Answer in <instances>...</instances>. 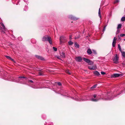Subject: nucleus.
Returning <instances> with one entry per match:
<instances>
[{"label": "nucleus", "instance_id": "1", "mask_svg": "<svg viewBox=\"0 0 125 125\" xmlns=\"http://www.w3.org/2000/svg\"><path fill=\"white\" fill-rule=\"evenodd\" d=\"M114 95V94H112L111 92H108L107 94L104 93L101 95L94 94L92 96L90 100L94 102H96L101 99L105 100H111L113 98Z\"/></svg>", "mask_w": 125, "mask_h": 125}, {"label": "nucleus", "instance_id": "2", "mask_svg": "<svg viewBox=\"0 0 125 125\" xmlns=\"http://www.w3.org/2000/svg\"><path fill=\"white\" fill-rule=\"evenodd\" d=\"M18 78H19V79H18V80H16V79H14V78L13 79H12V78L10 79V80H9L11 81H14V82H19V83H23V84H27V83H26H26H23L21 82V81H20V80H22L21 79V78H25V79H27V78L26 77H23V76H20V77H18ZM4 79L5 80H8L6 78H4Z\"/></svg>", "mask_w": 125, "mask_h": 125}, {"label": "nucleus", "instance_id": "3", "mask_svg": "<svg viewBox=\"0 0 125 125\" xmlns=\"http://www.w3.org/2000/svg\"><path fill=\"white\" fill-rule=\"evenodd\" d=\"M42 40L43 41H48L50 44H52V42L51 37L48 35L43 36L42 38Z\"/></svg>", "mask_w": 125, "mask_h": 125}, {"label": "nucleus", "instance_id": "4", "mask_svg": "<svg viewBox=\"0 0 125 125\" xmlns=\"http://www.w3.org/2000/svg\"><path fill=\"white\" fill-rule=\"evenodd\" d=\"M2 27H0V30L1 31L3 34H4L5 33V31L7 30V29L5 28L3 24L2 23H0Z\"/></svg>", "mask_w": 125, "mask_h": 125}, {"label": "nucleus", "instance_id": "5", "mask_svg": "<svg viewBox=\"0 0 125 125\" xmlns=\"http://www.w3.org/2000/svg\"><path fill=\"white\" fill-rule=\"evenodd\" d=\"M118 59L119 57H118L117 54H115V56L113 59V62L116 64L118 63Z\"/></svg>", "mask_w": 125, "mask_h": 125}, {"label": "nucleus", "instance_id": "6", "mask_svg": "<svg viewBox=\"0 0 125 125\" xmlns=\"http://www.w3.org/2000/svg\"><path fill=\"white\" fill-rule=\"evenodd\" d=\"M69 18L73 20H77L78 19V18H77L75 17L72 15H70L69 16Z\"/></svg>", "mask_w": 125, "mask_h": 125}, {"label": "nucleus", "instance_id": "7", "mask_svg": "<svg viewBox=\"0 0 125 125\" xmlns=\"http://www.w3.org/2000/svg\"><path fill=\"white\" fill-rule=\"evenodd\" d=\"M75 59L77 61L80 62L82 61V59L81 57L80 56H78L76 57Z\"/></svg>", "mask_w": 125, "mask_h": 125}, {"label": "nucleus", "instance_id": "8", "mask_svg": "<svg viewBox=\"0 0 125 125\" xmlns=\"http://www.w3.org/2000/svg\"><path fill=\"white\" fill-rule=\"evenodd\" d=\"M72 98L73 99H74V100L79 101H86V99L85 98H83L82 99H78V98Z\"/></svg>", "mask_w": 125, "mask_h": 125}, {"label": "nucleus", "instance_id": "9", "mask_svg": "<svg viewBox=\"0 0 125 125\" xmlns=\"http://www.w3.org/2000/svg\"><path fill=\"white\" fill-rule=\"evenodd\" d=\"M116 39V38L115 37L112 43V46L113 47H114L115 46Z\"/></svg>", "mask_w": 125, "mask_h": 125}, {"label": "nucleus", "instance_id": "10", "mask_svg": "<svg viewBox=\"0 0 125 125\" xmlns=\"http://www.w3.org/2000/svg\"><path fill=\"white\" fill-rule=\"evenodd\" d=\"M27 82H28L29 84L31 85H33L34 84V82L31 80H27Z\"/></svg>", "mask_w": 125, "mask_h": 125}, {"label": "nucleus", "instance_id": "11", "mask_svg": "<svg viewBox=\"0 0 125 125\" xmlns=\"http://www.w3.org/2000/svg\"><path fill=\"white\" fill-rule=\"evenodd\" d=\"M83 59L84 61L88 63H89L91 62L90 60L84 57Z\"/></svg>", "mask_w": 125, "mask_h": 125}, {"label": "nucleus", "instance_id": "12", "mask_svg": "<svg viewBox=\"0 0 125 125\" xmlns=\"http://www.w3.org/2000/svg\"><path fill=\"white\" fill-rule=\"evenodd\" d=\"M35 56L39 60H43L44 59L42 57L39 56V55H35Z\"/></svg>", "mask_w": 125, "mask_h": 125}, {"label": "nucleus", "instance_id": "13", "mask_svg": "<svg viewBox=\"0 0 125 125\" xmlns=\"http://www.w3.org/2000/svg\"><path fill=\"white\" fill-rule=\"evenodd\" d=\"M87 52L88 54H91L92 53L91 49L90 48L88 49H87Z\"/></svg>", "mask_w": 125, "mask_h": 125}, {"label": "nucleus", "instance_id": "14", "mask_svg": "<svg viewBox=\"0 0 125 125\" xmlns=\"http://www.w3.org/2000/svg\"><path fill=\"white\" fill-rule=\"evenodd\" d=\"M120 74L118 73L114 74L113 75V76L114 77H118L120 76Z\"/></svg>", "mask_w": 125, "mask_h": 125}, {"label": "nucleus", "instance_id": "15", "mask_svg": "<svg viewBox=\"0 0 125 125\" xmlns=\"http://www.w3.org/2000/svg\"><path fill=\"white\" fill-rule=\"evenodd\" d=\"M89 69L91 70H94L95 69V67L94 66H89L88 67Z\"/></svg>", "mask_w": 125, "mask_h": 125}, {"label": "nucleus", "instance_id": "16", "mask_svg": "<svg viewBox=\"0 0 125 125\" xmlns=\"http://www.w3.org/2000/svg\"><path fill=\"white\" fill-rule=\"evenodd\" d=\"M94 74L98 76L100 75L99 73L97 71H94Z\"/></svg>", "mask_w": 125, "mask_h": 125}, {"label": "nucleus", "instance_id": "17", "mask_svg": "<svg viewBox=\"0 0 125 125\" xmlns=\"http://www.w3.org/2000/svg\"><path fill=\"white\" fill-rule=\"evenodd\" d=\"M60 55L62 58H64L65 57V53L63 52H62L60 54Z\"/></svg>", "mask_w": 125, "mask_h": 125}, {"label": "nucleus", "instance_id": "18", "mask_svg": "<svg viewBox=\"0 0 125 125\" xmlns=\"http://www.w3.org/2000/svg\"><path fill=\"white\" fill-rule=\"evenodd\" d=\"M74 45L75 47L79 48V45L77 42H75L74 43Z\"/></svg>", "mask_w": 125, "mask_h": 125}, {"label": "nucleus", "instance_id": "19", "mask_svg": "<svg viewBox=\"0 0 125 125\" xmlns=\"http://www.w3.org/2000/svg\"><path fill=\"white\" fill-rule=\"evenodd\" d=\"M100 8H100L99 9V12H98V15H99V16L100 18H101V13L100 12Z\"/></svg>", "mask_w": 125, "mask_h": 125}, {"label": "nucleus", "instance_id": "20", "mask_svg": "<svg viewBox=\"0 0 125 125\" xmlns=\"http://www.w3.org/2000/svg\"><path fill=\"white\" fill-rule=\"evenodd\" d=\"M121 52V53L122 56L124 57H125V52H123L122 51Z\"/></svg>", "mask_w": 125, "mask_h": 125}, {"label": "nucleus", "instance_id": "21", "mask_svg": "<svg viewBox=\"0 0 125 125\" xmlns=\"http://www.w3.org/2000/svg\"><path fill=\"white\" fill-rule=\"evenodd\" d=\"M65 40L64 37L63 36H61L60 37V40Z\"/></svg>", "mask_w": 125, "mask_h": 125}, {"label": "nucleus", "instance_id": "22", "mask_svg": "<svg viewBox=\"0 0 125 125\" xmlns=\"http://www.w3.org/2000/svg\"><path fill=\"white\" fill-rule=\"evenodd\" d=\"M121 26H122V25L121 24H118V25L117 28V29H119L121 28Z\"/></svg>", "mask_w": 125, "mask_h": 125}, {"label": "nucleus", "instance_id": "23", "mask_svg": "<svg viewBox=\"0 0 125 125\" xmlns=\"http://www.w3.org/2000/svg\"><path fill=\"white\" fill-rule=\"evenodd\" d=\"M118 49H119V51L120 52H122V50H121V46H120V44H118Z\"/></svg>", "mask_w": 125, "mask_h": 125}, {"label": "nucleus", "instance_id": "24", "mask_svg": "<svg viewBox=\"0 0 125 125\" xmlns=\"http://www.w3.org/2000/svg\"><path fill=\"white\" fill-rule=\"evenodd\" d=\"M121 20L122 21H125V17H122L121 19Z\"/></svg>", "mask_w": 125, "mask_h": 125}, {"label": "nucleus", "instance_id": "25", "mask_svg": "<svg viewBox=\"0 0 125 125\" xmlns=\"http://www.w3.org/2000/svg\"><path fill=\"white\" fill-rule=\"evenodd\" d=\"M68 43L70 45H72L73 44V42H72L71 41H70L68 42Z\"/></svg>", "mask_w": 125, "mask_h": 125}, {"label": "nucleus", "instance_id": "26", "mask_svg": "<svg viewBox=\"0 0 125 125\" xmlns=\"http://www.w3.org/2000/svg\"><path fill=\"white\" fill-rule=\"evenodd\" d=\"M6 57L8 59L10 60H13V59H12L11 57H10V56H6Z\"/></svg>", "mask_w": 125, "mask_h": 125}, {"label": "nucleus", "instance_id": "27", "mask_svg": "<svg viewBox=\"0 0 125 125\" xmlns=\"http://www.w3.org/2000/svg\"><path fill=\"white\" fill-rule=\"evenodd\" d=\"M28 9V7L26 6H25L24 10L25 11H26Z\"/></svg>", "mask_w": 125, "mask_h": 125}, {"label": "nucleus", "instance_id": "28", "mask_svg": "<svg viewBox=\"0 0 125 125\" xmlns=\"http://www.w3.org/2000/svg\"><path fill=\"white\" fill-rule=\"evenodd\" d=\"M53 50L55 51H56L57 50V48H56L54 47H53Z\"/></svg>", "mask_w": 125, "mask_h": 125}, {"label": "nucleus", "instance_id": "29", "mask_svg": "<svg viewBox=\"0 0 125 125\" xmlns=\"http://www.w3.org/2000/svg\"><path fill=\"white\" fill-rule=\"evenodd\" d=\"M18 40L20 41H21L22 40V38L21 37H19L18 38Z\"/></svg>", "mask_w": 125, "mask_h": 125}, {"label": "nucleus", "instance_id": "30", "mask_svg": "<svg viewBox=\"0 0 125 125\" xmlns=\"http://www.w3.org/2000/svg\"><path fill=\"white\" fill-rule=\"evenodd\" d=\"M97 85V84H95L91 87V88H95Z\"/></svg>", "mask_w": 125, "mask_h": 125}, {"label": "nucleus", "instance_id": "31", "mask_svg": "<svg viewBox=\"0 0 125 125\" xmlns=\"http://www.w3.org/2000/svg\"><path fill=\"white\" fill-rule=\"evenodd\" d=\"M66 73L69 74H71V72L68 70H67L66 71Z\"/></svg>", "mask_w": 125, "mask_h": 125}, {"label": "nucleus", "instance_id": "32", "mask_svg": "<svg viewBox=\"0 0 125 125\" xmlns=\"http://www.w3.org/2000/svg\"><path fill=\"white\" fill-rule=\"evenodd\" d=\"M125 36V34H120V36L121 37H123Z\"/></svg>", "mask_w": 125, "mask_h": 125}, {"label": "nucleus", "instance_id": "33", "mask_svg": "<svg viewBox=\"0 0 125 125\" xmlns=\"http://www.w3.org/2000/svg\"><path fill=\"white\" fill-rule=\"evenodd\" d=\"M60 40V44H62L63 42V40Z\"/></svg>", "mask_w": 125, "mask_h": 125}, {"label": "nucleus", "instance_id": "34", "mask_svg": "<svg viewBox=\"0 0 125 125\" xmlns=\"http://www.w3.org/2000/svg\"><path fill=\"white\" fill-rule=\"evenodd\" d=\"M101 73L103 75L105 74L106 73H105L103 71L101 72Z\"/></svg>", "mask_w": 125, "mask_h": 125}, {"label": "nucleus", "instance_id": "35", "mask_svg": "<svg viewBox=\"0 0 125 125\" xmlns=\"http://www.w3.org/2000/svg\"><path fill=\"white\" fill-rule=\"evenodd\" d=\"M120 31L118 29H117V30L116 32V34H117Z\"/></svg>", "mask_w": 125, "mask_h": 125}, {"label": "nucleus", "instance_id": "36", "mask_svg": "<svg viewBox=\"0 0 125 125\" xmlns=\"http://www.w3.org/2000/svg\"><path fill=\"white\" fill-rule=\"evenodd\" d=\"M58 85L59 86H60L61 85V83L60 82H58L57 83Z\"/></svg>", "mask_w": 125, "mask_h": 125}, {"label": "nucleus", "instance_id": "37", "mask_svg": "<svg viewBox=\"0 0 125 125\" xmlns=\"http://www.w3.org/2000/svg\"><path fill=\"white\" fill-rule=\"evenodd\" d=\"M48 125H53V124L52 122H50L49 123Z\"/></svg>", "mask_w": 125, "mask_h": 125}, {"label": "nucleus", "instance_id": "38", "mask_svg": "<svg viewBox=\"0 0 125 125\" xmlns=\"http://www.w3.org/2000/svg\"><path fill=\"white\" fill-rule=\"evenodd\" d=\"M119 0H115V3H116L117 2H119Z\"/></svg>", "mask_w": 125, "mask_h": 125}, {"label": "nucleus", "instance_id": "39", "mask_svg": "<svg viewBox=\"0 0 125 125\" xmlns=\"http://www.w3.org/2000/svg\"><path fill=\"white\" fill-rule=\"evenodd\" d=\"M93 51L94 53L95 54H96V52L94 50H93Z\"/></svg>", "mask_w": 125, "mask_h": 125}, {"label": "nucleus", "instance_id": "40", "mask_svg": "<svg viewBox=\"0 0 125 125\" xmlns=\"http://www.w3.org/2000/svg\"><path fill=\"white\" fill-rule=\"evenodd\" d=\"M72 35H70L69 36V39L70 40H71L72 39Z\"/></svg>", "mask_w": 125, "mask_h": 125}, {"label": "nucleus", "instance_id": "41", "mask_svg": "<svg viewBox=\"0 0 125 125\" xmlns=\"http://www.w3.org/2000/svg\"><path fill=\"white\" fill-rule=\"evenodd\" d=\"M106 26H105L104 27V29H103V31H105V28H106Z\"/></svg>", "mask_w": 125, "mask_h": 125}, {"label": "nucleus", "instance_id": "42", "mask_svg": "<svg viewBox=\"0 0 125 125\" xmlns=\"http://www.w3.org/2000/svg\"><path fill=\"white\" fill-rule=\"evenodd\" d=\"M12 37L13 39H14L15 38L14 36L13 35L12 36Z\"/></svg>", "mask_w": 125, "mask_h": 125}, {"label": "nucleus", "instance_id": "43", "mask_svg": "<svg viewBox=\"0 0 125 125\" xmlns=\"http://www.w3.org/2000/svg\"><path fill=\"white\" fill-rule=\"evenodd\" d=\"M39 74L40 75H42V73H39Z\"/></svg>", "mask_w": 125, "mask_h": 125}, {"label": "nucleus", "instance_id": "44", "mask_svg": "<svg viewBox=\"0 0 125 125\" xmlns=\"http://www.w3.org/2000/svg\"><path fill=\"white\" fill-rule=\"evenodd\" d=\"M118 37L119 39H120V38L119 37V35H118Z\"/></svg>", "mask_w": 125, "mask_h": 125}, {"label": "nucleus", "instance_id": "45", "mask_svg": "<svg viewBox=\"0 0 125 125\" xmlns=\"http://www.w3.org/2000/svg\"><path fill=\"white\" fill-rule=\"evenodd\" d=\"M61 93H63V92L62 91H61Z\"/></svg>", "mask_w": 125, "mask_h": 125}, {"label": "nucleus", "instance_id": "46", "mask_svg": "<svg viewBox=\"0 0 125 125\" xmlns=\"http://www.w3.org/2000/svg\"><path fill=\"white\" fill-rule=\"evenodd\" d=\"M32 87L34 88H36L35 87Z\"/></svg>", "mask_w": 125, "mask_h": 125}, {"label": "nucleus", "instance_id": "47", "mask_svg": "<svg viewBox=\"0 0 125 125\" xmlns=\"http://www.w3.org/2000/svg\"><path fill=\"white\" fill-rule=\"evenodd\" d=\"M121 94V93H120L119 94H118V95H119V94Z\"/></svg>", "mask_w": 125, "mask_h": 125}, {"label": "nucleus", "instance_id": "48", "mask_svg": "<svg viewBox=\"0 0 125 125\" xmlns=\"http://www.w3.org/2000/svg\"><path fill=\"white\" fill-rule=\"evenodd\" d=\"M75 39H77V38H76V37H75Z\"/></svg>", "mask_w": 125, "mask_h": 125}, {"label": "nucleus", "instance_id": "49", "mask_svg": "<svg viewBox=\"0 0 125 125\" xmlns=\"http://www.w3.org/2000/svg\"><path fill=\"white\" fill-rule=\"evenodd\" d=\"M124 93H125V91L124 92Z\"/></svg>", "mask_w": 125, "mask_h": 125}, {"label": "nucleus", "instance_id": "50", "mask_svg": "<svg viewBox=\"0 0 125 125\" xmlns=\"http://www.w3.org/2000/svg\"><path fill=\"white\" fill-rule=\"evenodd\" d=\"M124 40L125 41V38L124 39Z\"/></svg>", "mask_w": 125, "mask_h": 125}]
</instances>
